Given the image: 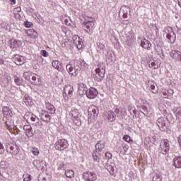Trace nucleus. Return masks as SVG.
Segmentation results:
<instances>
[{
  "label": "nucleus",
  "mask_w": 181,
  "mask_h": 181,
  "mask_svg": "<svg viewBox=\"0 0 181 181\" xmlns=\"http://www.w3.org/2000/svg\"><path fill=\"white\" fill-rule=\"evenodd\" d=\"M81 69H82V70H87V69H88V64L83 61L81 64Z\"/></svg>",
  "instance_id": "48"
},
{
  "label": "nucleus",
  "mask_w": 181,
  "mask_h": 181,
  "mask_svg": "<svg viewBox=\"0 0 181 181\" xmlns=\"http://www.w3.org/2000/svg\"><path fill=\"white\" fill-rule=\"evenodd\" d=\"M122 148H123L124 153L125 154L127 152H128V150L129 149V146H128V144H123Z\"/></svg>",
  "instance_id": "49"
},
{
  "label": "nucleus",
  "mask_w": 181,
  "mask_h": 181,
  "mask_svg": "<svg viewBox=\"0 0 181 181\" xmlns=\"http://www.w3.org/2000/svg\"><path fill=\"white\" fill-rule=\"evenodd\" d=\"M33 163H34V165L36 163H40V161L35 160H34Z\"/></svg>",
  "instance_id": "57"
},
{
  "label": "nucleus",
  "mask_w": 181,
  "mask_h": 181,
  "mask_svg": "<svg viewBox=\"0 0 181 181\" xmlns=\"http://www.w3.org/2000/svg\"><path fill=\"white\" fill-rule=\"evenodd\" d=\"M175 115H176V117H177L178 118H180V117H181V109H180V108H177V109L175 110Z\"/></svg>",
  "instance_id": "51"
},
{
  "label": "nucleus",
  "mask_w": 181,
  "mask_h": 181,
  "mask_svg": "<svg viewBox=\"0 0 181 181\" xmlns=\"http://www.w3.org/2000/svg\"><path fill=\"white\" fill-rule=\"evenodd\" d=\"M52 66L58 71H62V70H63V64H62L59 60L52 61Z\"/></svg>",
  "instance_id": "23"
},
{
  "label": "nucleus",
  "mask_w": 181,
  "mask_h": 181,
  "mask_svg": "<svg viewBox=\"0 0 181 181\" xmlns=\"http://www.w3.org/2000/svg\"><path fill=\"white\" fill-rule=\"evenodd\" d=\"M65 175L69 179H73V177H74V171H73L71 170H66L65 171Z\"/></svg>",
  "instance_id": "39"
},
{
  "label": "nucleus",
  "mask_w": 181,
  "mask_h": 181,
  "mask_svg": "<svg viewBox=\"0 0 181 181\" xmlns=\"http://www.w3.org/2000/svg\"><path fill=\"white\" fill-rule=\"evenodd\" d=\"M88 90V89L86 84L83 83H79L78 84V94H79V95H85V94H87Z\"/></svg>",
  "instance_id": "17"
},
{
  "label": "nucleus",
  "mask_w": 181,
  "mask_h": 181,
  "mask_svg": "<svg viewBox=\"0 0 181 181\" xmlns=\"http://www.w3.org/2000/svg\"><path fill=\"white\" fill-rule=\"evenodd\" d=\"M63 168H64V164L61 163L58 165V170H62V169H63Z\"/></svg>",
  "instance_id": "56"
},
{
  "label": "nucleus",
  "mask_w": 181,
  "mask_h": 181,
  "mask_svg": "<svg viewBox=\"0 0 181 181\" xmlns=\"http://www.w3.org/2000/svg\"><path fill=\"white\" fill-rule=\"evenodd\" d=\"M70 115L74 124H75L76 127H81V112H80V110L77 109H73L70 112Z\"/></svg>",
  "instance_id": "3"
},
{
  "label": "nucleus",
  "mask_w": 181,
  "mask_h": 181,
  "mask_svg": "<svg viewBox=\"0 0 181 181\" xmlns=\"http://www.w3.org/2000/svg\"><path fill=\"white\" fill-rule=\"evenodd\" d=\"M83 179L86 181H95L97 180V175L91 172H86L83 174Z\"/></svg>",
  "instance_id": "12"
},
{
  "label": "nucleus",
  "mask_w": 181,
  "mask_h": 181,
  "mask_svg": "<svg viewBox=\"0 0 181 181\" xmlns=\"http://www.w3.org/2000/svg\"><path fill=\"white\" fill-rule=\"evenodd\" d=\"M24 25H25L26 28H32V26H33V23H32V22L25 21V22L24 23Z\"/></svg>",
  "instance_id": "52"
},
{
  "label": "nucleus",
  "mask_w": 181,
  "mask_h": 181,
  "mask_svg": "<svg viewBox=\"0 0 181 181\" xmlns=\"http://www.w3.org/2000/svg\"><path fill=\"white\" fill-rule=\"evenodd\" d=\"M178 1V5L181 8V0H177Z\"/></svg>",
  "instance_id": "61"
},
{
  "label": "nucleus",
  "mask_w": 181,
  "mask_h": 181,
  "mask_svg": "<svg viewBox=\"0 0 181 181\" xmlns=\"http://www.w3.org/2000/svg\"><path fill=\"white\" fill-rule=\"evenodd\" d=\"M141 46L143 47L144 49H147V50H149V49L152 47L151 42L146 39L141 40Z\"/></svg>",
  "instance_id": "28"
},
{
  "label": "nucleus",
  "mask_w": 181,
  "mask_h": 181,
  "mask_svg": "<svg viewBox=\"0 0 181 181\" xmlns=\"http://www.w3.org/2000/svg\"><path fill=\"white\" fill-rule=\"evenodd\" d=\"M68 147L69 142L66 139H59L54 144V148L57 151H64V149H67Z\"/></svg>",
  "instance_id": "6"
},
{
  "label": "nucleus",
  "mask_w": 181,
  "mask_h": 181,
  "mask_svg": "<svg viewBox=\"0 0 181 181\" xmlns=\"http://www.w3.org/2000/svg\"><path fill=\"white\" fill-rule=\"evenodd\" d=\"M30 152L34 155V156H39L40 154V151H39V148L36 147H33L30 150Z\"/></svg>",
  "instance_id": "43"
},
{
  "label": "nucleus",
  "mask_w": 181,
  "mask_h": 181,
  "mask_svg": "<svg viewBox=\"0 0 181 181\" xmlns=\"http://www.w3.org/2000/svg\"><path fill=\"white\" fill-rule=\"evenodd\" d=\"M123 140L125 141V142H127V144H132V142H134V141L131 139V136L129 135H124L123 136Z\"/></svg>",
  "instance_id": "46"
},
{
  "label": "nucleus",
  "mask_w": 181,
  "mask_h": 181,
  "mask_svg": "<svg viewBox=\"0 0 181 181\" xmlns=\"http://www.w3.org/2000/svg\"><path fill=\"white\" fill-rule=\"evenodd\" d=\"M153 181H162V175H160V172L157 171L154 173L153 176Z\"/></svg>",
  "instance_id": "34"
},
{
  "label": "nucleus",
  "mask_w": 181,
  "mask_h": 181,
  "mask_svg": "<svg viewBox=\"0 0 181 181\" xmlns=\"http://www.w3.org/2000/svg\"><path fill=\"white\" fill-rule=\"evenodd\" d=\"M160 66V59H152L148 64L150 69H158Z\"/></svg>",
  "instance_id": "21"
},
{
  "label": "nucleus",
  "mask_w": 181,
  "mask_h": 181,
  "mask_svg": "<svg viewBox=\"0 0 181 181\" xmlns=\"http://www.w3.org/2000/svg\"><path fill=\"white\" fill-rule=\"evenodd\" d=\"M7 127L9 129H12V128H13V126H11V125H9V124H7Z\"/></svg>",
  "instance_id": "58"
},
{
  "label": "nucleus",
  "mask_w": 181,
  "mask_h": 181,
  "mask_svg": "<svg viewBox=\"0 0 181 181\" xmlns=\"http://www.w3.org/2000/svg\"><path fill=\"white\" fill-rule=\"evenodd\" d=\"M40 117L44 121V122H50V115L46 110H41L40 112Z\"/></svg>",
  "instance_id": "20"
},
{
  "label": "nucleus",
  "mask_w": 181,
  "mask_h": 181,
  "mask_svg": "<svg viewBox=\"0 0 181 181\" xmlns=\"http://www.w3.org/2000/svg\"><path fill=\"white\" fill-rule=\"evenodd\" d=\"M14 81H15L16 84H17V86H22L23 81L21 78H19V77L16 76L14 77Z\"/></svg>",
  "instance_id": "47"
},
{
  "label": "nucleus",
  "mask_w": 181,
  "mask_h": 181,
  "mask_svg": "<svg viewBox=\"0 0 181 181\" xmlns=\"http://www.w3.org/2000/svg\"><path fill=\"white\" fill-rule=\"evenodd\" d=\"M107 155H111L110 153H105V156H107Z\"/></svg>",
  "instance_id": "62"
},
{
  "label": "nucleus",
  "mask_w": 181,
  "mask_h": 181,
  "mask_svg": "<svg viewBox=\"0 0 181 181\" xmlns=\"http://www.w3.org/2000/svg\"><path fill=\"white\" fill-rule=\"evenodd\" d=\"M157 32H158L159 29L156 28Z\"/></svg>",
  "instance_id": "63"
},
{
  "label": "nucleus",
  "mask_w": 181,
  "mask_h": 181,
  "mask_svg": "<svg viewBox=\"0 0 181 181\" xmlns=\"http://www.w3.org/2000/svg\"><path fill=\"white\" fill-rule=\"evenodd\" d=\"M0 176H2V173H0Z\"/></svg>",
  "instance_id": "64"
},
{
  "label": "nucleus",
  "mask_w": 181,
  "mask_h": 181,
  "mask_svg": "<svg viewBox=\"0 0 181 181\" xmlns=\"http://www.w3.org/2000/svg\"><path fill=\"white\" fill-rule=\"evenodd\" d=\"M174 93L173 89H168L167 91H163V95L167 97H172Z\"/></svg>",
  "instance_id": "42"
},
{
  "label": "nucleus",
  "mask_w": 181,
  "mask_h": 181,
  "mask_svg": "<svg viewBox=\"0 0 181 181\" xmlns=\"http://www.w3.org/2000/svg\"><path fill=\"white\" fill-rule=\"evenodd\" d=\"M23 180H24V181H30V180H32V179L30 178V175H29V174H25Z\"/></svg>",
  "instance_id": "55"
},
{
  "label": "nucleus",
  "mask_w": 181,
  "mask_h": 181,
  "mask_svg": "<svg viewBox=\"0 0 181 181\" xmlns=\"http://www.w3.org/2000/svg\"><path fill=\"white\" fill-rule=\"evenodd\" d=\"M73 95V87L71 85L65 86L64 88L63 97L66 101H69V99Z\"/></svg>",
  "instance_id": "8"
},
{
  "label": "nucleus",
  "mask_w": 181,
  "mask_h": 181,
  "mask_svg": "<svg viewBox=\"0 0 181 181\" xmlns=\"http://www.w3.org/2000/svg\"><path fill=\"white\" fill-rule=\"evenodd\" d=\"M167 39L170 43H174L176 40V34L173 32V29L170 27H167L165 30Z\"/></svg>",
  "instance_id": "7"
},
{
  "label": "nucleus",
  "mask_w": 181,
  "mask_h": 181,
  "mask_svg": "<svg viewBox=\"0 0 181 181\" xmlns=\"http://www.w3.org/2000/svg\"><path fill=\"white\" fill-rule=\"evenodd\" d=\"M11 49H19L22 47V41L16 39H11L8 41Z\"/></svg>",
  "instance_id": "15"
},
{
  "label": "nucleus",
  "mask_w": 181,
  "mask_h": 181,
  "mask_svg": "<svg viewBox=\"0 0 181 181\" xmlns=\"http://www.w3.org/2000/svg\"><path fill=\"white\" fill-rule=\"evenodd\" d=\"M173 165L177 169H180V168H181V156H177L173 159Z\"/></svg>",
  "instance_id": "30"
},
{
  "label": "nucleus",
  "mask_w": 181,
  "mask_h": 181,
  "mask_svg": "<svg viewBox=\"0 0 181 181\" xmlns=\"http://www.w3.org/2000/svg\"><path fill=\"white\" fill-rule=\"evenodd\" d=\"M45 107H46V109L47 110L48 112H49V114H54L56 112V108L50 103H49V102L46 103Z\"/></svg>",
  "instance_id": "29"
},
{
  "label": "nucleus",
  "mask_w": 181,
  "mask_h": 181,
  "mask_svg": "<svg viewBox=\"0 0 181 181\" xmlns=\"http://www.w3.org/2000/svg\"><path fill=\"white\" fill-rule=\"evenodd\" d=\"M93 158L94 160H100V159H101V153H100V151H98L97 150L94 151L93 153Z\"/></svg>",
  "instance_id": "35"
},
{
  "label": "nucleus",
  "mask_w": 181,
  "mask_h": 181,
  "mask_svg": "<svg viewBox=\"0 0 181 181\" xmlns=\"http://www.w3.org/2000/svg\"><path fill=\"white\" fill-rule=\"evenodd\" d=\"M0 168L4 170H6V169L9 168V163L6 162V160L1 161Z\"/></svg>",
  "instance_id": "38"
},
{
  "label": "nucleus",
  "mask_w": 181,
  "mask_h": 181,
  "mask_svg": "<svg viewBox=\"0 0 181 181\" xmlns=\"http://www.w3.org/2000/svg\"><path fill=\"white\" fill-rule=\"evenodd\" d=\"M22 11V8H21V7H16L13 8V14L15 18H19V12H21Z\"/></svg>",
  "instance_id": "45"
},
{
  "label": "nucleus",
  "mask_w": 181,
  "mask_h": 181,
  "mask_svg": "<svg viewBox=\"0 0 181 181\" xmlns=\"http://www.w3.org/2000/svg\"><path fill=\"white\" fill-rule=\"evenodd\" d=\"M5 152V148H4V145L0 142V155H2Z\"/></svg>",
  "instance_id": "54"
},
{
  "label": "nucleus",
  "mask_w": 181,
  "mask_h": 181,
  "mask_svg": "<svg viewBox=\"0 0 181 181\" xmlns=\"http://www.w3.org/2000/svg\"><path fill=\"white\" fill-rule=\"evenodd\" d=\"M23 77L33 86H42V78L33 72H24Z\"/></svg>",
  "instance_id": "1"
},
{
  "label": "nucleus",
  "mask_w": 181,
  "mask_h": 181,
  "mask_svg": "<svg viewBox=\"0 0 181 181\" xmlns=\"http://www.w3.org/2000/svg\"><path fill=\"white\" fill-rule=\"evenodd\" d=\"M117 112V117H122V115H125L127 114V110L124 107H119Z\"/></svg>",
  "instance_id": "44"
},
{
  "label": "nucleus",
  "mask_w": 181,
  "mask_h": 181,
  "mask_svg": "<svg viewBox=\"0 0 181 181\" xmlns=\"http://www.w3.org/2000/svg\"><path fill=\"white\" fill-rule=\"evenodd\" d=\"M103 118L105 121H107L108 122H113V121H115L116 119L115 113H114V112L112 110L105 111L103 113Z\"/></svg>",
  "instance_id": "9"
},
{
  "label": "nucleus",
  "mask_w": 181,
  "mask_h": 181,
  "mask_svg": "<svg viewBox=\"0 0 181 181\" xmlns=\"http://www.w3.org/2000/svg\"><path fill=\"white\" fill-rule=\"evenodd\" d=\"M88 119L89 122H94L98 117V108L94 105H90L88 109Z\"/></svg>",
  "instance_id": "4"
},
{
  "label": "nucleus",
  "mask_w": 181,
  "mask_h": 181,
  "mask_svg": "<svg viewBox=\"0 0 181 181\" xmlns=\"http://www.w3.org/2000/svg\"><path fill=\"white\" fill-rule=\"evenodd\" d=\"M10 153H11V155H18V153H19V148L16 146H11Z\"/></svg>",
  "instance_id": "37"
},
{
  "label": "nucleus",
  "mask_w": 181,
  "mask_h": 181,
  "mask_svg": "<svg viewBox=\"0 0 181 181\" xmlns=\"http://www.w3.org/2000/svg\"><path fill=\"white\" fill-rule=\"evenodd\" d=\"M107 169L111 176H115V168H114V166L109 165H107Z\"/></svg>",
  "instance_id": "40"
},
{
  "label": "nucleus",
  "mask_w": 181,
  "mask_h": 181,
  "mask_svg": "<svg viewBox=\"0 0 181 181\" xmlns=\"http://www.w3.org/2000/svg\"><path fill=\"white\" fill-rule=\"evenodd\" d=\"M52 179V175L49 174H45L44 175H41L39 177L40 181H50Z\"/></svg>",
  "instance_id": "33"
},
{
  "label": "nucleus",
  "mask_w": 181,
  "mask_h": 181,
  "mask_svg": "<svg viewBox=\"0 0 181 181\" xmlns=\"http://www.w3.org/2000/svg\"><path fill=\"white\" fill-rule=\"evenodd\" d=\"M41 55L43 56V57H48L49 53L46 52V50H42L41 51Z\"/></svg>",
  "instance_id": "53"
},
{
  "label": "nucleus",
  "mask_w": 181,
  "mask_h": 181,
  "mask_svg": "<svg viewBox=\"0 0 181 181\" xmlns=\"http://www.w3.org/2000/svg\"><path fill=\"white\" fill-rule=\"evenodd\" d=\"M148 87L151 89V90H154V91H153V93H156V91H158V89H156V84L155 83L154 81H149L148 83Z\"/></svg>",
  "instance_id": "36"
},
{
  "label": "nucleus",
  "mask_w": 181,
  "mask_h": 181,
  "mask_svg": "<svg viewBox=\"0 0 181 181\" xmlns=\"http://www.w3.org/2000/svg\"><path fill=\"white\" fill-rule=\"evenodd\" d=\"M129 11H130L129 7L127 6H123L120 8L119 14L122 15L123 18L126 19V18H128V12H129Z\"/></svg>",
  "instance_id": "26"
},
{
  "label": "nucleus",
  "mask_w": 181,
  "mask_h": 181,
  "mask_svg": "<svg viewBox=\"0 0 181 181\" xmlns=\"http://www.w3.org/2000/svg\"><path fill=\"white\" fill-rule=\"evenodd\" d=\"M135 34L132 31H129L126 33V40L129 45H131L133 42H135Z\"/></svg>",
  "instance_id": "22"
},
{
  "label": "nucleus",
  "mask_w": 181,
  "mask_h": 181,
  "mask_svg": "<svg viewBox=\"0 0 181 181\" xmlns=\"http://www.w3.org/2000/svg\"><path fill=\"white\" fill-rule=\"evenodd\" d=\"M95 148V151H97L98 152L103 151V149H104L105 148V141H98L96 143Z\"/></svg>",
  "instance_id": "24"
},
{
  "label": "nucleus",
  "mask_w": 181,
  "mask_h": 181,
  "mask_svg": "<svg viewBox=\"0 0 181 181\" xmlns=\"http://www.w3.org/2000/svg\"><path fill=\"white\" fill-rule=\"evenodd\" d=\"M98 47L100 50H105V45L103 43L99 42L98 44Z\"/></svg>",
  "instance_id": "50"
},
{
  "label": "nucleus",
  "mask_w": 181,
  "mask_h": 181,
  "mask_svg": "<svg viewBox=\"0 0 181 181\" xmlns=\"http://www.w3.org/2000/svg\"><path fill=\"white\" fill-rule=\"evenodd\" d=\"M2 112L5 118L11 119L12 118V110L8 106L3 107Z\"/></svg>",
  "instance_id": "18"
},
{
  "label": "nucleus",
  "mask_w": 181,
  "mask_h": 181,
  "mask_svg": "<svg viewBox=\"0 0 181 181\" xmlns=\"http://www.w3.org/2000/svg\"><path fill=\"white\" fill-rule=\"evenodd\" d=\"M24 103L27 107H32L33 105V101L32 100V98H30L28 95L24 96Z\"/></svg>",
  "instance_id": "32"
},
{
  "label": "nucleus",
  "mask_w": 181,
  "mask_h": 181,
  "mask_svg": "<svg viewBox=\"0 0 181 181\" xmlns=\"http://www.w3.org/2000/svg\"><path fill=\"white\" fill-rule=\"evenodd\" d=\"M156 124L161 131H166L168 124V119L166 118L161 117L157 119Z\"/></svg>",
  "instance_id": "11"
},
{
  "label": "nucleus",
  "mask_w": 181,
  "mask_h": 181,
  "mask_svg": "<svg viewBox=\"0 0 181 181\" xmlns=\"http://www.w3.org/2000/svg\"><path fill=\"white\" fill-rule=\"evenodd\" d=\"M105 76V66H102L95 69V74L93 75L96 81H101Z\"/></svg>",
  "instance_id": "5"
},
{
  "label": "nucleus",
  "mask_w": 181,
  "mask_h": 181,
  "mask_svg": "<svg viewBox=\"0 0 181 181\" xmlns=\"http://www.w3.org/2000/svg\"><path fill=\"white\" fill-rule=\"evenodd\" d=\"M13 60L17 66H22L25 63V58L21 55H14Z\"/></svg>",
  "instance_id": "19"
},
{
  "label": "nucleus",
  "mask_w": 181,
  "mask_h": 181,
  "mask_svg": "<svg viewBox=\"0 0 181 181\" xmlns=\"http://www.w3.org/2000/svg\"><path fill=\"white\" fill-rule=\"evenodd\" d=\"M1 27L4 28V29H8V26L4 25V24H1Z\"/></svg>",
  "instance_id": "60"
},
{
  "label": "nucleus",
  "mask_w": 181,
  "mask_h": 181,
  "mask_svg": "<svg viewBox=\"0 0 181 181\" xmlns=\"http://www.w3.org/2000/svg\"><path fill=\"white\" fill-rule=\"evenodd\" d=\"M169 140L164 139L160 144V151L163 155H166L169 153L170 149Z\"/></svg>",
  "instance_id": "10"
},
{
  "label": "nucleus",
  "mask_w": 181,
  "mask_h": 181,
  "mask_svg": "<svg viewBox=\"0 0 181 181\" xmlns=\"http://www.w3.org/2000/svg\"><path fill=\"white\" fill-rule=\"evenodd\" d=\"M86 97H88L90 100H94L97 95H98V90L95 89V88H90L86 94Z\"/></svg>",
  "instance_id": "14"
},
{
  "label": "nucleus",
  "mask_w": 181,
  "mask_h": 181,
  "mask_svg": "<svg viewBox=\"0 0 181 181\" xmlns=\"http://www.w3.org/2000/svg\"><path fill=\"white\" fill-rule=\"evenodd\" d=\"M26 33L31 39H36V37H37V33L33 29L27 30Z\"/></svg>",
  "instance_id": "31"
},
{
  "label": "nucleus",
  "mask_w": 181,
  "mask_h": 181,
  "mask_svg": "<svg viewBox=\"0 0 181 181\" xmlns=\"http://www.w3.org/2000/svg\"><path fill=\"white\" fill-rule=\"evenodd\" d=\"M170 56V57H172V59H174L175 60H179L180 62H181V52H180L176 51V50H173V51H171Z\"/></svg>",
  "instance_id": "25"
},
{
  "label": "nucleus",
  "mask_w": 181,
  "mask_h": 181,
  "mask_svg": "<svg viewBox=\"0 0 181 181\" xmlns=\"http://www.w3.org/2000/svg\"><path fill=\"white\" fill-rule=\"evenodd\" d=\"M11 4H13V5H15V4H16V0H11Z\"/></svg>",
  "instance_id": "59"
},
{
  "label": "nucleus",
  "mask_w": 181,
  "mask_h": 181,
  "mask_svg": "<svg viewBox=\"0 0 181 181\" xmlns=\"http://www.w3.org/2000/svg\"><path fill=\"white\" fill-rule=\"evenodd\" d=\"M72 39L74 40V44L77 47V49H78V50H81V49H83V47H84L83 39L80 38L78 35H74Z\"/></svg>",
  "instance_id": "13"
},
{
  "label": "nucleus",
  "mask_w": 181,
  "mask_h": 181,
  "mask_svg": "<svg viewBox=\"0 0 181 181\" xmlns=\"http://www.w3.org/2000/svg\"><path fill=\"white\" fill-rule=\"evenodd\" d=\"M23 129L27 136H28L29 138L33 136V130L32 129V127L30 125H25Z\"/></svg>",
  "instance_id": "27"
},
{
  "label": "nucleus",
  "mask_w": 181,
  "mask_h": 181,
  "mask_svg": "<svg viewBox=\"0 0 181 181\" xmlns=\"http://www.w3.org/2000/svg\"><path fill=\"white\" fill-rule=\"evenodd\" d=\"M66 69L71 77H77L80 66L78 62H70L66 65Z\"/></svg>",
  "instance_id": "2"
},
{
  "label": "nucleus",
  "mask_w": 181,
  "mask_h": 181,
  "mask_svg": "<svg viewBox=\"0 0 181 181\" xmlns=\"http://www.w3.org/2000/svg\"><path fill=\"white\" fill-rule=\"evenodd\" d=\"M30 119L33 122H35V121H37V122H35V127H40V124H39V118H37L36 117V115H31L30 116Z\"/></svg>",
  "instance_id": "41"
},
{
  "label": "nucleus",
  "mask_w": 181,
  "mask_h": 181,
  "mask_svg": "<svg viewBox=\"0 0 181 181\" xmlns=\"http://www.w3.org/2000/svg\"><path fill=\"white\" fill-rule=\"evenodd\" d=\"M83 25L89 30H91V29L94 27V19L91 17H86L83 21Z\"/></svg>",
  "instance_id": "16"
}]
</instances>
